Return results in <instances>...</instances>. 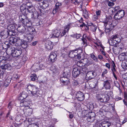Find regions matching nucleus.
<instances>
[{
    "label": "nucleus",
    "mask_w": 127,
    "mask_h": 127,
    "mask_svg": "<svg viewBox=\"0 0 127 127\" xmlns=\"http://www.w3.org/2000/svg\"><path fill=\"white\" fill-rule=\"evenodd\" d=\"M22 41L20 39L13 37L9 38V42L12 45L20 46L22 45Z\"/></svg>",
    "instance_id": "f03ea898"
},
{
    "label": "nucleus",
    "mask_w": 127,
    "mask_h": 127,
    "mask_svg": "<svg viewBox=\"0 0 127 127\" xmlns=\"http://www.w3.org/2000/svg\"><path fill=\"white\" fill-rule=\"evenodd\" d=\"M83 15L85 18L88 19L89 17V14L86 9L83 10Z\"/></svg>",
    "instance_id": "a19ab883"
},
{
    "label": "nucleus",
    "mask_w": 127,
    "mask_h": 127,
    "mask_svg": "<svg viewBox=\"0 0 127 127\" xmlns=\"http://www.w3.org/2000/svg\"><path fill=\"white\" fill-rule=\"evenodd\" d=\"M61 10L57 7H55L53 9L52 13L53 14H56L57 12H59Z\"/></svg>",
    "instance_id": "de8ad7c7"
},
{
    "label": "nucleus",
    "mask_w": 127,
    "mask_h": 127,
    "mask_svg": "<svg viewBox=\"0 0 127 127\" xmlns=\"http://www.w3.org/2000/svg\"><path fill=\"white\" fill-rule=\"evenodd\" d=\"M25 5L28 9L30 10V11H29L30 13L33 12L34 11L35 9L32 6L31 3L30 2H28Z\"/></svg>",
    "instance_id": "ddd939ff"
},
{
    "label": "nucleus",
    "mask_w": 127,
    "mask_h": 127,
    "mask_svg": "<svg viewBox=\"0 0 127 127\" xmlns=\"http://www.w3.org/2000/svg\"><path fill=\"white\" fill-rule=\"evenodd\" d=\"M74 36H76L77 39H79L81 36V35L80 34L76 33L74 35Z\"/></svg>",
    "instance_id": "4d7b16f0"
},
{
    "label": "nucleus",
    "mask_w": 127,
    "mask_h": 127,
    "mask_svg": "<svg viewBox=\"0 0 127 127\" xmlns=\"http://www.w3.org/2000/svg\"><path fill=\"white\" fill-rule=\"evenodd\" d=\"M70 26L69 24L65 26V28L64 31L62 32L60 35V37L64 36L66 33L68 32L69 29L70 28Z\"/></svg>",
    "instance_id": "bb28decb"
},
{
    "label": "nucleus",
    "mask_w": 127,
    "mask_h": 127,
    "mask_svg": "<svg viewBox=\"0 0 127 127\" xmlns=\"http://www.w3.org/2000/svg\"><path fill=\"white\" fill-rule=\"evenodd\" d=\"M103 87L106 90L109 89L111 87L110 81L106 80L104 81L103 83Z\"/></svg>",
    "instance_id": "4468645a"
},
{
    "label": "nucleus",
    "mask_w": 127,
    "mask_h": 127,
    "mask_svg": "<svg viewBox=\"0 0 127 127\" xmlns=\"http://www.w3.org/2000/svg\"><path fill=\"white\" fill-rule=\"evenodd\" d=\"M23 111L25 113L28 115H30L32 113V108H30L29 107H28L27 108H24Z\"/></svg>",
    "instance_id": "393cba45"
},
{
    "label": "nucleus",
    "mask_w": 127,
    "mask_h": 127,
    "mask_svg": "<svg viewBox=\"0 0 127 127\" xmlns=\"http://www.w3.org/2000/svg\"><path fill=\"white\" fill-rule=\"evenodd\" d=\"M39 65L37 63H35L31 67V69L35 72L39 70Z\"/></svg>",
    "instance_id": "cd10ccee"
},
{
    "label": "nucleus",
    "mask_w": 127,
    "mask_h": 127,
    "mask_svg": "<svg viewBox=\"0 0 127 127\" xmlns=\"http://www.w3.org/2000/svg\"><path fill=\"white\" fill-rule=\"evenodd\" d=\"M81 55L80 54H78L77 53V54L75 56V58L76 59H81Z\"/></svg>",
    "instance_id": "680f3d73"
},
{
    "label": "nucleus",
    "mask_w": 127,
    "mask_h": 127,
    "mask_svg": "<svg viewBox=\"0 0 127 127\" xmlns=\"http://www.w3.org/2000/svg\"><path fill=\"white\" fill-rule=\"evenodd\" d=\"M94 72L92 71L88 72L86 75V78L89 80L94 78L95 77Z\"/></svg>",
    "instance_id": "f8f14e48"
},
{
    "label": "nucleus",
    "mask_w": 127,
    "mask_h": 127,
    "mask_svg": "<svg viewBox=\"0 0 127 127\" xmlns=\"http://www.w3.org/2000/svg\"><path fill=\"white\" fill-rule=\"evenodd\" d=\"M50 70L54 74H58L59 72V70L58 68L54 66H52L50 68Z\"/></svg>",
    "instance_id": "5701e85b"
},
{
    "label": "nucleus",
    "mask_w": 127,
    "mask_h": 127,
    "mask_svg": "<svg viewBox=\"0 0 127 127\" xmlns=\"http://www.w3.org/2000/svg\"><path fill=\"white\" fill-rule=\"evenodd\" d=\"M45 48L48 50L52 49L53 47V45L52 42L49 40L46 41L45 44Z\"/></svg>",
    "instance_id": "dca6fc26"
},
{
    "label": "nucleus",
    "mask_w": 127,
    "mask_h": 127,
    "mask_svg": "<svg viewBox=\"0 0 127 127\" xmlns=\"http://www.w3.org/2000/svg\"><path fill=\"white\" fill-rule=\"evenodd\" d=\"M7 57L3 56H1L0 57V60H7Z\"/></svg>",
    "instance_id": "69168bd1"
},
{
    "label": "nucleus",
    "mask_w": 127,
    "mask_h": 127,
    "mask_svg": "<svg viewBox=\"0 0 127 127\" xmlns=\"http://www.w3.org/2000/svg\"><path fill=\"white\" fill-rule=\"evenodd\" d=\"M65 78L67 79L66 77L64 76V77H61L60 80L62 83H64L66 85L68 83V81L65 80Z\"/></svg>",
    "instance_id": "e433bc0d"
},
{
    "label": "nucleus",
    "mask_w": 127,
    "mask_h": 127,
    "mask_svg": "<svg viewBox=\"0 0 127 127\" xmlns=\"http://www.w3.org/2000/svg\"><path fill=\"white\" fill-rule=\"evenodd\" d=\"M120 39L118 36L114 40V41H116L117 43L120 42Z\"/></svg>",
    "instance_id": "774afa93"
},
{
    "label": "nucleus",
    "mask_w": 127,
    "mask_h": 127,
    "mask_svg": "<svg viewBox=\"0 0 127 127\" xmlns=\"http://www.w3.org/2000/svg\"><path fill=\"white\" fill-rule=\"evenodd\" d=\"M17 30L19 32L23 33L26 32L28 30V29L26 28L24 26L22 25L18 26Z\"/></svg>",
    "instance_id": "6e6552de"
},
{
    "label": "nucleus",
    "mask_w": 127,
    "mask_h": 127,
    "mask_svg": "<svg viewBox=\"0 0 127 127\" xmlns=\"http://www.w3.org/2000/svg\"><path fill=\"white\" fill-rule=\"evenodd\" d=\"M88 25L90 27V30L93 32H95L97 29L96 25L90 22H88L87 23Z\"/></svg>",
    "instance_id": "a211bd4d"
},
{
    "label": "nucleus",
    "mask_w": 127,
    "mask_h": 127,
    "mask_svg": "<svg viewBox=\"0 0 127 127\" xmlns=\"http://www.w3.org/2000/svg\"><path fill=\"white\" fill-rule=\"evenodd\" d=\"M87 120L88 121L90 122H92L94 121V120H93V119L92 118V119L91 117H90L89 116L88 117Z\"/></svg>",
    "instance_id": "6e6d98bb"
},
{
    "label": "nucleus",
    "mask_w": 127,
    "mask_h": 127,
    "mask_svg": "<svg viewBox=\"0 0 127 127\" xmlns=\"http://www.w3.org/2000/svg\"><path fill=\"white\" fill-rule=\"evenodd\" d=\"M11 78L9 77H8L6 78L4 81L3 85L4 86L7 87L10 83L11 80Z\"/></svg>",
    "instance_id": "c85d7f7f"
},
{
    "label": "nucleus",
    "mask_w": 127,
    "mask_h": 127,
    "mask_svg": "<svg viewBox=\"0 0 127 127\" xmlns=\"http://www.w3.org/2000/svg\"><path fill=\"white\" fill-rule=\"evenodd\" d=\"M109 109L108 110V111L111 113L113 111H114L115 110V108H114L113 106H109L108 107H107Z\"/></svg>",
    "instance_id": "09e8293b"
},
{
    "label": "nucleus",
    "mask_w": 127,
    "mask_h": 127,
    "mask_svg": "<svg viewBox=\"0 0 127 127\" xmlns=\"http://www.w3.org/2000/svg\"><path fill=\"white\" fill-rule=\"evenodd\" d=\"M29 31V33L30 34H33L35 32V30L34 28H30L28 29Z\"/></svg>",
    "instance_id": "c03bdc74"
},
{
    "label": "nucleus",
    "mask_w": 127,
    "mask_h": 127,
    "mask_svg": "<svg viewBox=\"0 0 127 127\" xmlns=\"http://www.w3.org/2000/svg\"><path fill=\"white\" fill-rule=\"evenodd\" d=\"M3 34L1 33V38L3 39L6 38L9 35V33L7 31H4V32Z\"/></svg>",
    "instance_id": "2f4dec72"
},
{
    "label": "nucleus",
    "mask_w": 127,
    "mask_h": 127,
    "mask_svg": "<svg viewBox=\"0 0 127 127\" xmlns=\"http://www.w3.org/2000/svg\"><path fill=\"white\" fill-rule=\"evenodd\" d=\"M96 15L98 16H99L101 13V11L100 10H98L96 11Z\"/></svg>",
    "instance_id": "bf43d9fd"
},
{
    "label": "nucleus",
    "mask_w": 127,
    "mask_h": 127,
    "mask_svg": "<svg viewBox=\"0 0 127 127\" xmlns=\"http://www.w3.org/2000/svg\"><path fill=\"white\" fill-rule=\"evenodd\" d=\"M27 41L29 42H31L33 39V36L32 35H30L27 37Z\"/></svg>",
    "instance_id": "49530a36"
},
{
    "label": "nucleus",
    "mask_w": 127,
    "mask_h": 127,
    "mask_svg": "<svg viewBox=\"0 0 127 127\" xmlns=\"http://www.w3.org/2000/svg\"><path fill=\"white\" fill-rule=\"evenodd\" d=\"M29 78H30V79H31V80L32 81H35L37 78L36 75L34 74H32Z\"/></svg>",
    "instance_id": "ea45409f"
},
{
    "label": "nucleus",
    "mask_w": 127,
    "mask_h": 127,
    "mask_svg": "<svg viewBox=\"0 0 127 127\" xmlns=\"http://www.w3.org/2000/svg\"><path fill=\"white\" fill-rule=\"evenodd\" d=\"M111 123L108 121H104L102 122L99 126H102V127H108L111 125Z\"/></svg>",
    "instance_id": "b1692460"
},
{
    "label": "nucleus",
    "mask_w": 127,
    "mask_h": 127,
    "mask_svg": "<svg viewBox=\"0 0 127 127\" xmlns=\"http://www.w3.org/2000/svg\"><path fill=\"white\" fill-rule=\"evenodd\" d=\"M62 5V4L61 3L57 2L56 3L55 7L58 8H59V9L61 10V7Z\"/></svg>",
    "instance_id": "3c124183"
},
{
    "label": "nucleus",
    "mask_w": 127,
    "mask_h": 127,
    "mask_svg": "<svg viewBox=\"0 0 127 127\" xmlns=\"http://www.w3.org/2000/svg\"><path fill=\"white\" fill-rule=\"evenodd\" d=\"M95 113L94 112H89L88 114H87V116L88 117V116L90 117H91V119H93V120H94L95 119Z\"/></svg>",
    "instance_id": "f704fd0d"
},
{
    "label": "nucleus",
    "mask_w": 127,
    "mask_h": 127,
    "mask_svg": "<svg viewBox=\"0 0 127 127\" xmlns=\"http://www.w3.org/2000/svg\"><path fill=\"white\" fill-rule=\"evenodd\" d=\"M76 97L78 100L82 101L84 99V95L82 92H79L77 93Z\"/></svg>",
    "instance_id": "1a4fd4ad"
},
{
    "label": "nucleus",
    "mask_w": 127,
    "mask_h": 127,
    "mask_svg": "<svg viewBox=\"0 0 127 127\" xmlns=\"http://www.w3.org/2000/svg\"><path fill=\"white\" fill-rule=\"evenodd\" d=\"M118 47L120 50L124 49V45L122 43H120L119 44Z\"/></svg>",
    "instance_id": "5fc2aeb1"
},
{
    "label": "nucleus",
    "mask_w": 127,
    "mask_h": 127,
    "mask_svg": "<svg viewBox=\"0 0 127 127\" xmlns=\"http://www.w3.org/2000/svg\"><path fill=\"white\" fill-rule=\"evenodd\" d=\"M96 99L102 102H105L108 101L109 98L106 96L104 94H100L96 96Z\"/></svg>",
    "instance_id": "20e7f679"
},
{
    "label": "nucleus",
    "mask_w": 127,
    "mask_h": 127,
    "mask_svg": "<svg viewBox=\"0 0 127 127\" xmlns=\"http://www.w3.org/2000/svg\"><path fill=\"white\" fill-rule=\"evenodd\" d=\"M6 53L9 55H12L14 57H18L21 55L22 51L21 50L16 49L13 47L8 48L6 50Z\"/></svg>",
    "instance_id": "f257e3e1"
},
{
    "label": "nucleus",
    "mask_w": 127,
    "mask_h": 127,
    "mask_svg": "<svg viewBox=\"0 0 127 127\" xmlns=\"http://www.w3.org/2000/svg\"><path fill=\"white\" fill-rule=\"evenodd\" d=\"M28 46V45L27 42H22V45L21 46L23 48H25L27 47Z\"/></svg>",
    "instance_id": "8fccbe9b"
},
{
    "label": "nucleus",
    "mask_w": 127,
    "mask_h": 127,
    "mask_svg": "<svg viewBox=\"0 0 127 127\" xmlns=\"http://www.w3.org/2000/svg\"><path fill=\"white\" fill-rule=\"evenodd\" d=\"M109 21L105 22L106 25L105 27V31L106 33H109L114 28V26L112 24V20H109Z\"/></svg>",
    "instance_id": "7ed1b4c3"
},
{
    "label": "nucleus",
    "mask_w": 127,
    "mask_h": 127,
    "mask_svg": "<svg viewBox=\"0 0 127 127\" xmlns=\"http://www.w3.org/2000/svg\"><path fill=\"white\" fill-rule=\"evenodd\" d=\"M57 55L56 53L54 52H52L50 54L49 56V60L51 62H53L57 59Z\"/></svg>",
    "instance_id": "4be33fe9"
},
{
    "label": "nucleus",
    "mask_w": 127,
    "mask_h": 127,
    "mask_svg": "<svg viewBox=\"0 0 127 127\" xmlns=\"http://www.w3.org/2000/svg\"><path fill=\"white\" fill-rule=\"evenodd\" d=\"M25 15H22L20 16L19 17V19L20 21H21L22 23L24 25L26 24L29 20L28 19V17L26 16Z\"/></svg>",
    "instance_id": "9d476101"
},
{
    "label": "nucleus",
    "mask_w": 127,
    "mask_h": 127,
    "mask_svg": "<svg viewBox=\"0 0 127 127\" xmlns=\"http://www.w3.org/2000/svg\"><path fill=\"white\" fill-rule=\"evenodd\" d=\"M125 11L122 10L118 11L115 15L114 18L116 20H119L124 17L125 15Z\"/></svg>",
    "instance_id": "39448f33"
},
{
    "label": "nucleus",
    "mask_w": 127,
    "mask_h": 127,
    "mask_svg": "<svg viewBox=\"0 0 127 127\" xmlns=\"http://www.w3.org/2000/svg\"><path fill=\"white\" fill-rule=\"evenodd\" d=\"M33 97H37L39 96L40 94L39 91L36 88L31 93Z\"/></svg>",
    "instance_id": "412c9836"
},
{
    "label": "nucleus",
    "mask_w": 127,
    "mask_h": 127,
    "mask_svg": "<svg viewBox=\"0 0 127 127\" xmlns=\"http://www.w3.org/2000/svg\"><path fill=\"white\" fill-rule=\"evenodd\" d=\"M10 24H10L8 26L7 29L9 31L13 32L15 29V27L14 25Z\"/></svg>",
    "instance_id": "72a5a7b5"
},
{
    "label": "nucleus",
    "mask_w": 127,
    "mask_h": 127,
    "mask_svg": "<svg viewBox=\"0 0 127 127\" xmlns=\"http://www.w3.org/2000/svg\"><path fill=\"white\" fill-rule=\"evenodd\" d=\"M10 65L9 64H1L0 68L2 69H10Z\"/></svg>",
    "instance_id": "473e14b6"
},
{
    "label": "nucleus",
    "mask_w": 127,
    "mask_h": 127,
    "mask_svg": "<svg viewBox=\"0 0 127 127\" xmlns=\"http://www.w3.org/2000/svg\"><path fill=\"white\" fill-rule=\"evenodd\" d=\"M24 106L27 107L28 108V106L29 105V104L27 101H24Z\"/></svg>",
    "instance_id": "052dcab7"
},
{
    "label": "nucleus",
    "mask_w": 127,
    "mask_h": 127,
    "mask_svg": "<svg viewBox=\"0 0 127 127\" xmlns=\"http://www.w3.org/2000/svg\"><path fill=\"white\" fill-rule=\"evenodd\" d=\"M118 58L120 61H123L127 59V52L122 53L119 55Z\"/></svg>",
    "instance_id": "f3484780"
},
{
    "label": "nucleus",
    "mask_w": 127,
    "mask_h": 127,
    "mask_svg": "<svg viewBox=\"0 0 127 127\" xmlns=\"http://www.w3.org/2000/svg\"><path fill=\"white\" fill-rule=\"evenodd\" d=\"M61 32L60 31L56 29L54 30L52 32V35L53 36V38L55 37H57L60 36V33Z\"/></svg>",
    "instance_id": "a878e982"
},
{
    "label": "nucleus",
    "mask_w": 127,
    "mask_h": 127,
    "mask_svg": "<svg viewBox=\"0 0 127 127\" xmlns=\"http://www.w3.org/2000/svg\"><path fill=\"white\" fill-rule=\"evenodd\" d=\"M98 83L97 80V79H95L91 82L90 84H88L89 86H87V88L89 89L95 88L97 85Z\"/></svg>",
    "instance_id": "423d86ee"
},
{
    "label": "nucleus",
    "mask_w": 127,
    "mask_h": 127,
    "mask_svg": "<svg viewBox=\"0 0 127 127\" xmlns=\"http://www.w3.org/2000/svg\"><path fill=\"white\" fill-rule=\"evenodd\" d=\"M122 66L124 69H127V60L122 62Z\"/></svg>",
    "instance_id": "37998d69"
},
{
    "label": "nucleus",
    "mask_w": 127,
    "mask_h": 127,
    "mask_svg": "<svg viewBox=\"0 0 127 127\" xmlns=\"http://www.w3.org/2000/svg\"><path fill=\"white\" fill-rule=\"evenodd\" d=\"M108 72V71L107 69H104L103 72L101 74V76L103 78L105 76V74H106Z\"/></svg>",
    "instance_id": "864d4df0"
},
{
    "label": "nucleus",
    "mask_w": 127,
    "mask_h": 127,
    "mask_svg": "<svg viewBox=\"0 0 127 127\" xmlns=\"http://www.w3.org/2000/svg\"><path fill=\"white\" fill-rule=\"evenodd\" d=\"M49 2L47 1H43L42 2L43 7L45 8H46L49 6Z\"/></svg>",
    "instance_id": "a18cd8bd"
},
{
    "label": "nucleus",
    "mask_w": 127,
    "mask_h": 127,
    "mask_svg": "<svg viewBox=\"0 0 127 127\" xmlns=\"http://www.w3.org/2000/svg\"><path fill=\"white\" fill-rule=\"evenodd\" d=\"M73 84L74 86H76L78 84V82L76 80H74Z\"/></svg>",
    "instance_id": "e2e57ef3"
},
{
    "label": "nucleus",
    "mask_w": 127,
    "mask_h": 127,
    "mask_svg": "<svg viewBox=\"0 0 127 127\" xmlns=\"http://www.w3.org/2000/svg\"><path fill=\"white\" fill-rule=\"evenodd\" d=\"M83 38L82 39L84 43V44H86L87 42V40L86 39H89V38L87 37L86 34H84L82 36Z\"/></svg>",
    "instance_id": "4c0bfd02"
},
{
    "label": "nucleus",
    "mask_w": 127,
    "mask_h": 127,
    "mask_svg": "<svg viewBox=\"0 0 127 127\" xmlns=\"http://www.w3.org/2000/svg\"><path fill=\"white\" fill-rule=\"evenodd\" d=\"M27 96V95L25 92H23L20 95L19 98L20 100H23V99L26 98Z\"/></svg>",
    "instance_id": "7c9ffc66"
},
{
    "label": "nucleus",
    "mask_w": 127,
    "mask_h": 127,
    "mask_svg": "<svg viewBox=\"0 0 127 127\" xmlns=\"http://www.w3.org/2000/svg\"><path fill=\"white\" fill-rule=\"evenodd\" d=\"M118 35H112L109 41V43L110 45H112V41L115 40Z\"/></svg>",
    "instance_id": "c9c22d12"
},
{
    "label": "nucleus",
    "mask_w": 127,
    "mask_h": 127,
    "mask_svg": "<svg viewBox=\"0 0 127 127\" xmlns=\"http://www.w3.org/2000/svg\"><path fill=\"white\" fill-rule=\"evenodd\" d=\"M112 66H111V70L113 73L116 71V66L114 61H112Z\"/></svg>",
    "instance_id": "58836bf2"
},
{
    "label": "nucleus",
    "mask_w": 127,
    "mask_h": 127,
    "mask_svg": "<svg viewBox=\"0 0 127 127\" xmlns=\"http://www.w3.org/2000/svg\"><path fill=\"white\" fill-rule=\"evenodd\" d=\"M113 2V1L111 2L110 1H109L108 3V5L109 6H111L114 5V3Z\"/></svg>",
    "instance_id": "13d9d810"
},
{
    "label": "nucleus",
    "mask_w": 127,
    "mask_h": 127,
    "mask_svg": "<svg viewBox=\"0 0 127 127\" xmlns=\"http://www.w3.org/2000/svg\"><path fill=\"white\" fill-rule=\"evenodd\" d=\"M63 76L66 77L67 78L68 77H69L70 76V73L69 69H65L64 72L63 73Z\"/></svg>",
    "instance_id": "c756f323"
},
{
    "label": "nucleus",
    "mask_w": 127,
    "mask_h": 127,
    "mask_svg": "<svg viewBox=\"0 0 127 127\" xmlns=\"http://www.w3.org/2000/svg\"><path fill=\"white\" fill-rule=\"evenodd\" d=\"M44 36L45 37L46 39L53 38L52 32L50 31L47 30L46 31L45 33L44 34Z\"/></svg>",
    "instance_id": "2eb2a0df"
},
{
    "label": "nucleus",
    "mask_w": 127,
    "mask_h": 127,
    "mask_svg": "<svg viewBox=\"0 0 127 127\" xmlns=\"http://www.w3.org/2000/svg\"><path fill=\"white\" fill-rule=\"evenodd\" d=\"M127 75V73L123 74L122 76L123 78L125 80H127V76L126 77Z\"/></svg>",
    "instance_id": "338daca9"
},
{
    "label": "nucleus",
    "mask_w": 127,
    "mask_h": 127,
    "mask_svg": "<svg viewBox=\"0 0 127 127\" xmlns=\"http://www.w3.org/2000/svg\"><path fill=\"white\" fill-rule=\"evenodd\" d=\"M20 10L21 12L24 15H27L28 13H29V10L28 9L25 4H23L20 6Z\"/></svg>",
    "instance_id": "0eeeda50"
},
{
    "label": "nucleus",
    "mask_w": 127,
    "mask_h": 127,
    "mask_svg": "<svg viewBox=\"0 0 127 127\" xmlns=\"http://www.w3.org/2000/svg\"><path fill=\"white\" fill-rule=\"evenodd\" d=\"M13 78L14 79H18L19 76L17 74H13Z\"/></svg>",
    "instance_id": "0e129e2a"
},
{
    "label": "nucleus",
    "mask_w": 127,
    "mask_h": 127,
    "mask_svg": "<svg viewBox=\"0 0 127 127\" xmlns=\"http://www.w3.org/2000/svg\"><path fill=\"white\" fill-rule=\"evenodd\" d=\"M78 49L70 50V51L69 56L71 58H75L78 52Z\"/></svg>",
    "instance_id": "6ab92c4d"
},
{
    "label": "nucleus",
    "mask_w": 127,
    "mask_h": 127,
    "mask_svg": "<svg viewBox=\"0 0 127 127\" xmlns=\"http://www.w3.org/2000/svg\"><path fill=\"white\" fill-rule=\"evenodd\" d=\"M104 94L106 96L108 97L109 98V97L111 96L113 94V93L112 92L109 91L108 92H105L104 93Z\"/></svg>",
    "instance_id": "79ce46f5"
},
{
    "label": "nucleus",
    "mask_w": 127,
    "mask_h": 127,
    "mask_svg": "<svg viewBox=\"0 0 127 127\" xmlns=\"http://www.w3.org/2000/svg\"><path fill=\"white\" fill-rule=\"evenodd\" d=\"M24 25H26L27 27H30L31 26L32 23L29 20L28 22L27 23H26V24Z\"/></svg>",
    "instance_id": "603ef678"
},
{
    "label": "nucleus",
    "mask_w": 127,
    "mask_h": 127,
    "mask_svg": "<svg viewBox=\"0 0 127 127\" xmlns=\"http://www.w3.org/2000/svg\"><path fill=\"white\" fill-rule=\"evenodd\" d=\"M36 88L33 85L30 84L27 85L26 89L29 93H31Z\"/></svg>",
    "instance_id": "aec40b11"
},
{
    "label": "nucleus",
    "mask_w": 127,
    "mask_h": 127,
    "mask_svg": "<svg viewBox=\"0 0 127 127\" xmlns=\"http://www.w3.org/2000/svg\"><path fill=\"white\" fill-rule=\"evenodd\" d=\"M80 73V70L77 67H76L73 68L72 74L74 77H76L78 76Z\"/></svg>",
    "instance_id": "9b49d317"
}]
</instances>
